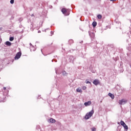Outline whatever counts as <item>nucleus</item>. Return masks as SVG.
Segmentation results:
<instances>
[{
    "mask_svg": "<svg viewBox=\"0 0 131 131\" xmlns=\"http://www.w3.org/2000/svg\"><path fill=\"white\" fill-rule=\"evenodd\" d=\"M31 10H32V9L31 8L30 11H31Z\"/></svg>",
    "mask_w": 131,
    "mask_h": 131,
    "instance_id": "31",
    "label": "nucleus"
},
{
    "mask_svg": "<svg viewBox=\"0 0 131 131\" xmlns=\"http://www.w3.org/2000/svg\"><path fill=\"white\" fill-rule=\"evenodd\" d=\"M123 126L125 128V129H128V127H127V125H126V124H125L124 125H123Z\"/></svg>",
    "mask_w": 131,
    "mask_h": 131,
    "instance_id": "13",
    "label": "nucleus"
},
{
    "mask_svg": "<svg viewBox=\"0 0 131 131\" xmlns=\"http://www.w3.org/2000/svg\"><path fill=\"white\" fill-rule=\"evenodd\" d=\"M92 104V101H89L87 102H85L84 103V106H85L86 107H88V106H90V105H91Z\"/></svg>",
    "mask_w": 131,
    "mask_h": 131,
    "instance_id": "6",
    "label": "nucleus"
},
{
    "mask_svg": "<svg viewBox=\"0 0 131 131\" xmlns=\"http://www.w3.org/2000/svg\"><path fill=\"white\" fill-rule=\"evenodd\" d=\"M14 2H15L14 0H11V1H10V4H11L12 5H13V4H14Z\"/></svg>",
    "mask_w": 131,
    "mask_h": 131,
    "instance_id": "19",
    "label": "nucleus"
},
{
    "mask_svg": "<svg viewBox=\"0 0 131 131\" xmlns=\"http://www.w3.org/2000/svg\"><path fill=\"white\" fill-rule=\"evenodd\" d=\"M111 2H115L116 0H110Z\"/></svg>",
    "mask_w": 131,
    "mask_h": 131,
    "instance_id": "24",
    "label": "nucleus"
},
{
    "mask_svg": "<svg viewBox=\"0 0 131 131\" xmlns=\"http://www.w3.org/2000/svg\"><path fill=\"white\" fill-rule=\"evenodd\" d=\"M33 16H34V14H32V15H31V17H33Z\"/></svg>",
    "mask_w": 131,
    "mask_h": 131,
    "instance_id": "25",
    "label": "nucleus"
},
{
    "mask_svg": "<svg viewBox=\"0 0 131 131\" xmlns=\"http://www.w3.org/2000/svg\"><path fill=\"white\" fill-rule=\"evenodd\" d=\"M126 100L124 99H122L121 100L119 101V104H120V105H124V104H126Z\"/></svg>",
    "mask_w": 131,
    "mask_h": 131,
    "instance_id": "4",
    "label": "nucleus"
},
{
    "mask_svg": "<svg viewBox=\"0 0 131 131\" xmlns=\"http://www.w3.org/2000/svg\"><path fill=\"white\" fill-rule=\"evenodd\" d=\"M93 83L95 84V85H98L100 83V81L98 79H95L93 81Z\"/></svg>",
    "mask_w": 131,
    "mask_h": 131,
    "instance_id": "5",
    "label": "nucleus"
},
{
    "mask_svg": "<svg viewBox=\"0 0 131 131\" xmlns=\"http://www.w3.org/2000/svg\"><path fill=\"white\" fill-rule=\"evenodd\" d=\"M3 29V28H0V31H1V30H2Z\"/></svg>",
    "mask_w": 131,
    "mask_h": 131,
    "instance_id": "26",
    "label": "nucleus"
},
{
    "mask_svg": "<svg viewBox=\"0 0 131 131\" xmlns=\"http://www.w3.org/2000/svg\"><path fill=\"white\" fill-rule=\"evenodd\" d=\"M38 33H40V31H38Z\"/></svg>",
    "mask_w": 131,
    "mask_h": 131,
    "instance_id": "27",
    "label": "nucleus"
},
{
    "mask_svg": "<svg viewBox=\"0 0 131 131\" xmlns=\"http://www.w3.org/2000/svg\"><path fill=\"white\" fill-rule=\"evenodd\" d=\"M55 72H56V74H61V73L58 72V69H55Z\"/></svg>",
    "mask_w": 131,
    "mask_h": 131,
    "instance_id": "16",
    "label": "nucleus"
},
{
    "mask_svg": "<svg viewBox=\"0 0 131 131\" xmlns=\"http://www.w3.org/2000/svg\"><path fill=\"white\" fill-rule=\"evenodd\" d=\"M120 124L121 125H122V126H123V125L125 124V123H124L123 121L121 120L120 122Z\"/></svg>",
    "mask_w": 131,
    "mask_h": 131,
    "instance_id": "12",
    "label": "nucleus"
},
{
    "mask_svg": "<svg viewBox=\"0 0 131 131\" xmlns=\"http://www.w3.org/2000/svg\"><path fill=\"white\" fill-rule=\"evenodd\" d=\"M30 46H32V44H31V43H30Z\"/></svg>",
    "mask_w": 131,
    "mask_h": 131,
    "instance_id": "29",
    "label": "nucleus"
},
{
    "mask_svg": "<svg viewBox=\"0 0 131 131\" xmlns=\"http://www.w3.org/2000/svg\"><path fill=\"white\" fill-rule=\"evenodd\" d=\"M51 35H53V34H54V32L51 31Z\"/></svg>",
    "mask_w": 131,
    "mask_h": 131,
    "instance_id": "22",
    "label": "nucleus"
},
{
    "mask_svg": "<svg viewBox=\"0 0 131 131\" xmlns=\"http://www.w3.org/2000/svg\"><path fill=\"white\" fill-rule=\"evenodd\" d=\"M10 41H13L14 40V37H10L9 38Z\"/></svg>",
    "mask_w": 131,
    "mask_h": 131,
    "instance_id": "14",
    "label": "nucleus"
},
{
    "mask_svg": "<svg viewBox=\"0 0 131 131\" xmlns=\"http://www.w3.org/2000/svg\"><path fill=\"white\" fill-rule=\"evenodd\" d=\"M92 25H93V27H96V26H97V22L94 21L92 23Z\"/></svg>",
    "mask_w": 131,
    "mask_h": 131,
    "instance_id": "10",
    "label": "nucleus"
},
{
    "mask_svg": "<svg viewBox=\"0 0 131 131\" xmlns=\"http://www.w3.org/2000/svg\"><path fill=\"white\" fill-rule=\"evenodd\" d=\"M118 124H120L119 122H118Z\"/></svg>",
    "mask_w": 131,
    "mask_h": 131,
    "instance_id": "30",
    "label": "nucleus"
},
{
    "mask_svg": "<svg viewBox=\"0 0 131 131\" xmlns=\"http://www.w3.org/2000/svg\"><path fill=\"white\" fill-rule=\"evenodd\" d=\"M69 43H73V40L71 39L69 41Z\"/></svg>",
    "mask_w": 131,
    "mask_h": 131,
    "instance_id": "18",
    "label": "nucleus"
},
{
    "mask_svg": "<svg viewBox=\"0 0 131 131\" xmlns=\"http://www.w3.org/2000/svg\"><path fill=\"white\" fill-rule=\"evenodd\" d=\"M98 19H102V15L99 14L97 16Z\"/></svg>",
    "mask_w": 131,
    "mask_h": 131,
    "instance_id": "15",
    "label": "nucleus"
},
{
    "mask_svg": "<svg viewBox=\"0 0 131 131\" xmlns=\"http://www.w3.org/2000/svg\"><path fill=\"white\" fill-rule=\"evenodd\" d=\"M86 83H90L91 84V82H90L89 81H86Z\"/></svg>",
    "mask_w": 131,
    "mask_h": 131,
    "instance_id": "21",
    "label": "nucleus"
},
{
    "mask_svg": "<svg viewBox=\"0 0 131 131\" xmlns=\"http://www.w3.org/2000/svg\"><path fill=\"white\" fill-rule=\"evenodd\" d=\"M86 87H85V86L83 87V90H86Z\"/></svg>",
    "mask_w": 131,
    "mask_h": 131,
    "instance_id": "23",
    "label": "nucleus"
},
{
    "mask_svg": "<svg viewBox=\"0 0 131 131\" xmlns=\"http://www.w3.org/2000/svg\"><path fill=\"white\" fill-rule=\"evenodd\" d=\"M5 45L8 47H11V46H12V43L9 41H7L5 43Z\"/></svg>",
    "mask_w": 131,
    "mask_h": 131,
    "instance_id": "7",
    "label": "nucleus"
},
{
    "mask_svg": "<svg viewBox=\"0 0 131 131\" xmlns=\"http://www.w3.org/2000/svg\"><path fill=\"white\" fill-rule=\"evenodd\" d=\"M61 12L63 13L66 16H68L69 15V13L67 12V10L65 8H62L61 9Z\"/></svg>",
    "mask_w": 131,
    "mask_h": 131,
    "instance_id": "3",
    "label": "nucleus"
},
{
    "mask_svg": "<svg viewBox=\"0 0 131 131\" xmlns=\"http://www.w3.org/2000/svg\"><path fill=\"white\" fill-rule=\"evenodd\" d=\"M6 87H4V90H6Z\"/></svg>",
    "mask_w": 131,
    "mask_h": 131,
    "instance_id": "28",
    "label": "nucleus"
},
{
    "mask_svg": "<svg viewBox=\"0 0 131 131\" xmlns=\"http://www.w3.org/2000/svg\"><path fill=\"white\" fill-rule=\"evenodd\" d=\"M91 129H92V131H96V128L95 127L92 128Z\"/></svg>",
    "mask_w": 131,
    "mask_h": 131,
    "instance_id": "20",
    "label": "nucleus"
},
{
    "mask_svg": "<svg viewBox=\"0 0 131 131\" xmlns=\"http://www.w3.org/2000/svg\"><path fill=\"white\" fill-rule=\"evenodd\" d=\"M77 93H81L82 92V90H81L80 89V88H78L77 90H76Z\"/></svg>",
    "mask_w": 131,
    "mask_h": 131,
    "instance_id": "11",
    "label": "nucleus"
},
{
    "mask_svg": "<svg viewBox=\"0 0 131 131\" xmlns=\"http://www.w3.org/2000/svg\"><path fill=\"white\" fill-rule=\"evenodd\" d=\"M108 96L111 98V99H114V95L113 94L109 93Z\"/></svg>",
    "mask_w": 131,
    "mask_h": 131,
    "instance_id": "9",
    "label": "nucleus"
},
{
    "mask_svg": "<svg viewBox=\"0 0 131 131\" xmlns=\"http://www.w3.org/2000/svg\"><path fill=\"white\" fill-rule=\"evenodd\" d=\"M94 114V110L93 109L91 112L88 113L85 116V119H90Z\"/></svg>",
    "mask_w": 131,
    "mask_h": 131,
    "instance_id": "1",
    "label": "nucleus"
},
{
    "mask_svg": "<svg viewBox=\"0 0 131 131\" xmlns=\"http://www.w3.org/2000/svg\"><path fill=\"white\" fill-rule=\"evenodd\" d=\"M62 74H63V75H64V76L67 75V73H66V71H62Z\"/></svg>",
    "mask_w": 131,
    "mask_h": 131,
    "instance_id": "17",
    "label": "nucleus"
},
{
    "mask_svg": "<svg viewBox=\"0 0 131 131\" xmlns=\"http://www.w3.org/2000/svg\"><path fill=\"white\" fill-rule=\"evenodd\" d=\"M50 122H51V123H55V122H56V120L53 119V118H51L49 120Z\"/></svg>",
    "mask_w": 131,
    "mask_h": 131,
    "instance_id": "8",
    "label": "nucleus"
},
{
    "mask_svg": "<svg viewBox=\"0 0 131 131\" xmlns=\"http://www.w3.org/2000/svg\"><path fill=\"white\" fill-rule=\"evenodd\" d=\"M21 55L22 53L21 52H18L14 58L15 60H18V59H20Z\"/></svg>",
    "mask_w": 131,
    "mask_h": 131,
    "instance_id": "2",
    "label": "nucleus"
}]
</instances>
